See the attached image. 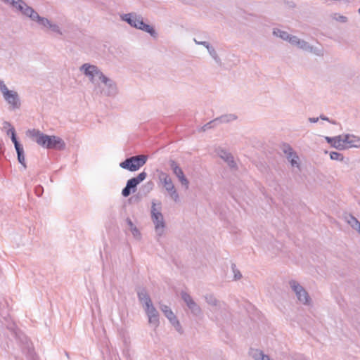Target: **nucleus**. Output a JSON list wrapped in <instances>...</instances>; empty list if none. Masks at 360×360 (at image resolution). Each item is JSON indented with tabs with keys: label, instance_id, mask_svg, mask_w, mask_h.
<instances>
[{
	"label": "nucleus",
	"instance_id": "f257e3e1",
	"mask_svg": "<svg viewBox=\"0 0 360 360\" xmlns=\"http://www.w3.org/2000/svg\"><path fill=\"white\" fill-rule=\"evenodd\" d=\"M27 135L38 145L47 149L63 150L65 148V141L56 136H50L42 133L39 129H31L27 132Z\"/></svg>",
	"mask_w": 360,
	"mask_h": 360
},
{
	"label": "nucleus",
	"instance_id": "f03ea898",
	"mask_svg": "<svg viewBox=\"0 0 360 360\" xmlns=\"http://www.w3.org/2000/svg\"><path fill=\"white\" fill-rule=\"evenodd\" d=\"M122 20L127 22L131 27L144 31L148 33L151 37L156 38L158 33L152 25L143 22L142 15L136 13L131 12L120 15Z\"/></svg>",
	"mask_w": 360,
	"mask_h": 360
},
{
	"label": "nucleus",
	"instance_id": "7ed1b4c3",
	"mask_svg": "<svg viewBox=\"0 0 360 360\" xmlns=\"http://www.w3.org/2000/svg\"><path fill=\"white\" fill-rule=\"evenodd\" d=\"M147 160L148 156L145 155H134L127 158L119 165L122 169L129 172H136L146 163Z\"/></svg>",
	"mask_w": 360,
	"mask_h": 360
},
{
	"label": "nucleus",
	"instance_id": "20e7f679",
	"mask_svg": "<svg viewBox=\"0 0 360 360\" xmlns=\"http://www.w3.org/2000/svg\"><path fill=\"white\" fill-rule=\"evenodd\" d=\"M13 335L21 346L22 351L31 360H35V353L32 342L20 330H13Z\"/></svg>",
	"mask_w": 360,
	"mask_h": 360
},
{
	"label": "nucleus",
	"instance_id": "39448f33",
	"mask_svg": "<svg viewBox=\"0 0 360 360\" xmlns=\"http://www.w3.org/2000/svg\"><path fill=\"white\" fill-rule=\"evenodd\" d=\"M155 203L152 202L151 219L155 225V230L158 238H160L164 233L165 223L162 214L155 208Z\"/></svg>",
	"mask_w": 360,
	"mask_h": 360
},
{
	"label": "nucleus",
	"instance_id": "423d86ee",
	"mask_svg": "<svg viewBox=\"0 0 360 360\" xmlns=\"http://www.w3.org/2000/svg\"><path fill=\"white\" fill-rule=\"evenodd\" d=\"M147 177V173L144 171L139 173L136 176L127 180L125 187L122 190V195L128 197L131 193L136 192L137 186L143 181Z\"/></svg>",
	"mask_w": 360,
	"mask_h": 360
},
{
	"label": "nucleus",
	"instance_id": "0eeeda50",
	"mask_svg": "<svg viewBox=\"0 0 360 360\" xmlns=\"http://www.w3.org/2000/svg\"><path fill=\"white\" fill-rule=\"evenodd\" d=\"M289 285L292 290L295 293L300 302L304 305H310L311 300L306 290L295 280H290Z\"/></svg>",
	"mask_w": 360,
	"mask_h": 360
},
{
	"label": "nucleus",
	"instance_id": "6e6552de",
	"mask_svg": "<svg viewBox=\"0 0 360 360\" xmlns=\"http://www.w3.org/2000/svg\"><path fill=\"white\" fill-rule=\"evenodd\" d=\"M80 71H82L86 77L89 78V80L94 83V77H97L101 81L104 74L98 69V68L94 65L89 63H84L80 67Z\"/></svg>",
	"mask_w": 360,
	"mask_h": 360
},
{
	"label": "nucleus",
	"instance_id": "1a4fd4ad",
	"mask_svg": "<svg viewBox=\"0 0 360 360\" xmlns=\"http://www.w3.org/2000/svg\"><path fill=\"white\" fill-rule=\"evenodd\" d=\"M169 165L173 173L178 178L179 181L181 182L182 186H185L186 188L187 189L189 186V181L188 179L185 176L181 168L174 160H170L169 161Z\"/></svg>",
	"mask_w": 360,
	"mask_h": 360
},
{
	"label": "nucleus",
	"instance_id": "9d476101",
	"mask_svg": "<svg viewBox=\"0 0 360 360\" xmlns=\"http://www.w3.org/2000/svg\"><path fill=\"white\" fill-rule=\"evenodd\" d=\"M101 82L105 84L106 89H103L102 92L105 96L114 97L117 93V87L116 83L105 75L102 77Z\"/></svg>",
	"mask_w": 360,
	"mask_h": 360
},
{
	"label": "nucleus",
	"instance_id": "9b49d317",
	"mask_svg": "<svg viewBox=\"0 0 360 360\" xmlns=\"http://www.w3.org/2000/svg\"><path fill=\"white\" fill-rule=\"evenodd\" d=\"M5 101L10 105L11 110L18 109L20 107V101L16 91L8 90L3 94Z\"/></svg>",
	"mask_w": 360,
	"mask_h": 360
},
{
	"label": "nucleus",
	"instance_id": "f8f14e48",
	"mask_svg": "<svg viewBox=\"0 0 360 360\" xmlns=\"http://www.w3.org/2000/svg\"><path fill=\"white\" fill-rule=\"evenodd\" d=\"M148 318V322L150 325L157 328L160 324L159 313L153 304L148 305V307L143 308Z\"/></svg>",
	"mask_w": 360,
	"mask_h": 360
},
{
	"label": "nucleus",
	"instance_id": "ddd939ff",
	"mask_svg": "<svg viewBox=\"0 0 360 360\" xmlns=\"http://www.w3.org/2000/svg\"><path fill=\"white\" fill-rule=\"evenodd\" d=\"M137 296L139 302L143 304V307H148L153 304L152 300L145 288L139 287L136 288Z\"/></svg>",
	"mask_w": 360,
	"mask_h": 360
},
{
	"label": "nucleus",
	"instance_id": "4468645a",
	"mask_svg": "<svg viewBox=\"0 0 360 360\" xmlns=\"http://www.w3.org/2000/svg\"><path fill=\"white\" fill-rule=\"evenodd\" d=\"M326 140L327 143H330L332 147L342 150L347 149V146H345V143L343 142V136L341 135L336 136L334 137H329L326 136Z\"/></svg>",
	"mask_w": 360,
	"mask_h": 360
},
{
	"label": "nucleus",
	"instance_id": "2eb2a0df",
	"mask_svg": "<svg viewBox=\"0 0 360 360\" xmlns=\"http://www.w3.org/2000/svg\"><path fill=\"white\" fill-rule=\"evenodd\" d=\"M343 142L345 146L349 148H359L360 147V138L354 135L345 134L343 135Z\"/></svg>",
	"mask_w": 360,
	"mask_h": 360
},
{
	"label": "nucleus",
	"instance_id": "dca6fc26",
	"mask_svg": "<svg viewBox=\"0 0 360 360\" xmlns=\"http://www.w3.org/2000/svg\"><path fill=\"white\" fill-rule=\"evenodd\" d=\"M219 157L223 159L226 162H227L228 165L232 168L236 169L237 167L236 163L234 161L233 155L224 149H221L219 151Z\"/></svg>",
	"mask_w": 360,
	"mask_h": 360
},
{
	"label": "nucleus",
	"instance_id": "f3484780",
	"mask_svg": "<svg viewBox=\"0 0 360 360\" xmlns=\"http://www.w3.org/2000/svg\"><path fill=\"white\" fill-rule=\"evenodd\" d=\"M288 146V148L284 150V153L287 155V158L290 162L292 167H299L300 165L298 162L299 157L294 153L292 148Z\"/></svg>",
	"mask_w": 360,
	"mask_h": 360
},
{
	"label": "nucleus",
	"instance_id": "a211bd4d",
	"mask_svg": "<svg viewBox=\"0 0 360 360\" xmlns=\"http://www.w3.org/2000/svg\"><path fill=\"white\" fill-rule=\"evenodd\" d=\"M4 125L11 127V128L7 131V134L11 135V139L14 144L15 148L18 149V148L23 147L22 145L18 141V140L17 139L16 133H15V130L14 127H12L11 124L8 122H5Z\"/></svg>",
	"mask_w": 360,
	"mask_h": 360
},
{
	"label": "nucleus",
	"instance_id": "6ab92c4d",
	"mask_svg": "<svg viewBox=\"0 0 360 360\" xmlns=\"http://www.w3.org/2000/svg\"><path fill=\"white\" fill-rule=\"evenodd\" d=\"M159 172V179L161 181V183L163 184L164 188L165 190L167 188L174 186V184L172 182V180L171 177L167 174V173L162 172V171H158Z\"/></svg>",
	"mask_w": 360,
	"mask_h": 360
},
{
	"label": "nucleus",
	"instance_id": "aec40b11",
	"mask_svg": "<svg viewBox=\"0 0 360 360\" xmlns=\"http://www.w3.org/2000/svg\"><path fill=\"white\" fill-rule=\"evenodd\" d=\"M236 119L237 116L234 114H226L215 118L214 121H216L217 124H218L219 123H228L236 120Z\"/></svg>",
	"mask_w": 360,
	"mask_h": 360
},
{
	"label": "nucleus",
	"instance_id": "412c9836",
	"mask_svg": "<svg viewBox=\"0 0 360 360\" xmlns=\"http://www.w3.org/2000/svg\"><path fill=\"white\" fill-rule=\"evenodd\" d=\"M205 299L206 302L214 307H219V308L221 307V305H225L224 302L221 303L213 294H207L205 295Z\"/></svg>",
	"mask_w": 360,
	"mask_h": 360
},
{
	"label": "nucleus",
	"instance_id": "4be33fe9",
	"mask_svg": "<svg viewBox=\"0 0 360 360\" xmlns=\"http://www.w3.org/2000/svg\"><path fill=\"white\" fill-rule=\"evenodd\" d=\"M3 1L9 4L18 11L22 10V7L26 6V3L22 0H2Z\"/></svg>",
	"mask_w": 360,
	"mask_h": 360
},
{
	"label": "nucleus",
	"instance_id": "5701e85b",
	"mask_svg": "<svg viewBox=\"0 0 360 360\" xmlns=\"http://www.w3.org/2000/svg\"><path fill=\"white\" fill-rule=\"evenodd\" d=\"M3 1L9 4L18 11L22 10V7L26 6V3L22 0H2Z\"/></svg>",
	"mask_w": 360,
	"mask_h": 360
},
{
	"label": "nucleus",
	"instance_id": "b1692460",
	"mask_svg": "<svg viewBox=\"0 0 360 360\" xmlns=\"http://www.w3.org/2000/svg\"><path fill=\"white\" fill-rule=\"evenodd\" d=\"M3 1L9 4L18 11L22 10V7L26 6V3L22 0H2Z\"/></svg>",
	"mask_w": 360,
	"mask_h": 360
},
{
	"label": "nucleus",
	"instance_id": "393cba45",
	"mask_svg": "<svg viewBox=\"0 0 360 360\" xmlns=\"http://www.w3.org/2000/svg\"><path fill=\"white\" fill-rule=\"evenodd\" d=\"M3 1L9 4L18 11L22 10V7L26 6V3L22 0H2Z\"/></svg>",
	"mask_w": 360,
	"mask_h": 360
},
{
	"label": "nucleus",
	"instance_id": "a878e982",
	"mask_svg": "<svg viewBox=\"0 0 360 360\" xmlns=\"http://www.w3.org/2000/svg\"><path fill=\"white\" fill-rule=\"evenodd\" d=\"M17 153V158L19 163L23 167L24 169L27 168V165L25 162V153H24V149L23 147L15 149Z\"/></svg>",
	"mask_w": 360,
	"mask_h": 360
},
{
	"label": "nucleus",
	"instance_id": "bb28decb",
	"mask_svg": "<svg viewBox=\"0 0 360 360\" xmlns=\"http://www.w3.org/2000/svg\"><path fill=\"white\" fill-rule=\"evenodd\" d=\"M273 34L277 37L282 39L283 40L288 41L290 34L287 32L281 30L278 28H274L273 30Z\"/></svg>",
	"mask_w": 360,
	"mask_h": 360
},
{
	"label": "nucleus",
	"instance_id": "cd10ccee",
	"mask_svg": "<svg viewBox=\"0 0 360 360\" xmlns=\"http://www.w3.org/2000/svg\"><path fill=\"white\" fill-rule=\"evenodd\" d=\"M24 8V15L29 17L32 20H34L35 18H38V13L32 7L26 4V7Z\"/></svg>",
	"mask_w": 360,
	"mask_h": 360
},
{
	"label": "nucleus",
	"instance_id": "c85d7f7f",
	"mask_svg": "<svg viewBox=\"0 0 360 360\" xmlns=\"http://www.w3.org/2000/svg\"><path fill=\"white\" fill-rule=\"evenodd\" d=\"M188 309L191 311V313L195 316H199L202 313V310L199 305L195 302H193L187 305Z\"/></svg>",
	"mask_w": 360,
	"mask_h": 360
},
{
	"label": "nucleus",
	"instance_id": "c756f323",
	"mask_svg": "<svg viewBox=\"0 0 360 360\" xmlns=\"http://www.w3.org/2000/svg\"><path fill=\"white\" fill-rule=\"evenodd\" d=\"M168 320L179 333L181 334L183 333L181 324L175 315H173L170 319H168Z\"/></svg>",
	"mask_w": 360,
	"mask_h": 360
},
{
	"label": "nucleus",
	"instance_id": "7c9ffc66",
	"mask_svg": "<svg viewBox=\"0 0 360 360\" xmlns=\"http://www.w3.org/2000/svg\"><path fill=\"white\" fill-rule=\"evenodd\" d=\"M347 222L355 230L360 229V222L352 215H349Z\"/></svg>",
	"mask_w": 360,
	"mask_h": 360
},
{
	"label": "nucleus",
	"instance_id": "2f4dec72",
	"mask_svg": "<svg viewBox=\"0 0 360 360\" xmlns=\"http://www.w3.org/2000/svg\"><path fill=\"white\" fill-rule=\"evenodd\" d=\"M167 193H169V196L175 201L178 202L179 200V194L174 187V185L167 188L166 190Z\"/></svg>",
	"mask_w": 360,
	"mask_h": 360
},
{
	"label": "nucleus",
	"instance_id": "473e14b6",
	"mask_svg": "<svg viewBox=\"0 0 360 360\" xmlns=\"http://www.w3.org/2000/svg\"><path fill=\"white\" fill-rule=\"evenodd\" d=\"M160 309L162 310V311L164 313L165 316L167 319H170L173 315H174V314L172 312L171 309L167 305H165V304L161 305Z\"/></svg>",
	"mask_w": 360,
	"mask_h": 360
},
{
	"label": "nucleus",
	"instance_id": "72a5a7b5",
	"mask_svg": "<svg viewBox=\"0 0 360 360\" xmlns=\"http://www.w3.org/2000/svg\"><path fill=\"white\" fill-rule=\"evenodd\" d=\"M34 21H37L40 25L44 27H48L50 23V21L47 18L41 17L39 14L38 18H35Z\"/></svg>",
	"mask_w": 360,
	"mask_h": 360
},
{
	"label": "nucleus",
	"instance_id": "f704fd0d",
	"mask_svg": "<svg viewBox=\"0 0 360 360\" xmlns=\"http://www.w3.org/2000/svg\"><path fill=\"white\" fill-rule=\"evenodd\" d=\"M209 54L219 66H222V61L219 56H218L217 51L215 49L209 53Z\"/></svg>",
	"mask_w": 360,
	"mask_h": 360
},
{
	"label": "nucleus",
	"instance_id": "c9c22d12",
	"mask_svg": "<svg viewBox=\"0 0 360 360\" xmlns=\"http://www.w3.org/2000/svg\"><path fill=\"white\" fill-rule=\"evenodd\" d=\"M330 158L331 160H333L343 161V160H344L343 155L342 153L336 152V151L330 152Z\"/></svg>",
	"mask_w": 360,
	"mask_h": 360
},
{
	"label": "nucleus",
	"instance_id": "e433bc0d",
	"mask_svg": "<svg viewBox=\"0 0 360 360\" xmlns=\"http://www.w3.org/2000/svg\"><path fill=\"white\" fill-rule=\"evenodd\" d=\"M153 182L150 181L142 186V191L144 193V194H147L153 189Z\"/></svg>",
	"mask_w": 360,
	"mask_h": 360
},
{
	"label": "nucleus",
	"instance_id": "4c0bfd02",
	"mask_svg": "<svg viewBox=\"0 0 360 360\" xmlns=\"http://www.w3.org/2000/svg\"><path fill=\"white\" fill-rule=\"evenodd\" d=\"M309 45L310 44L307 41L303 39H300L297 46L303 51H307V50L310 48Z\"/></svg>",
	"mask_w": 360,
	"mask_h": 360
},
{
	"label": "nucleus",
	"instance_id": "58836bf2",
	"mask_svg": "<svg viewBox=\"0 0 360 360\" xmlns=\"http://www.w3.org/2000/svg\"><path fill=\"white\" fill-rule=\"evenodd\" d=\"M231 269L234 274V276H233L234 280L236 281V280L241 278L242 274L240 272V271L238 269H237L236 265L234 263L231 264Z\"/></svg>",
	"mask_w": 360,
	"mask_h": 360
},
{
	"label": "nucleus",
	"instance_id": "ea45409f",
	"mask_svg": "<svg viewBox=\"0 0 360 360\" xmlns=\"http://www.w3.org/2000/svg\"><path fill=\"white\" fill-rule=\"evenodd\" d=\"M182 300L186 302V305L189 304L190 303L193 302L194 300L192 299V297L190 296L189 294H188L186 292H181V293Z\"/></svg>",
	"mask_w": 360,
	"mask_h": 360
},
{
	"label": "nucleus",
	"instance_id": "a19ab883",
	"mask_svg": "<svg viewBox=\"0 0 360 360\" xmlns=\"http://www.w3.org/2000/svg\"><path fill=\"white\" fill-rule=\"evenodd\" d=\"M216 121H214V119L210 121L209 122L206 123L204 126L202 127L201 130L202 131H205L209 129H212L214 127L217 125Z\"/></svg>",
	"mask_w": 360,
	"mask_h": 360
},
{
	"label": "nucleus",
	"instance_id": "79ce46f5",
	"mask_svg": "<svg viewBox=\"0 0 360 360\" xmlns=\"http://www.w3.org/2000/svg\"><path fill=\"white\" fill-rule=\"evenodd\" d=\"M48 28H49L53 32L62 34V32L60 31L59 26L56 24H53L50 22Z\"/></svg>",
	"mask_w": 360,
	"mask_h": 360
},
{
	"label": "nucleus",
	"instance_id": "37998d69",
	"mask_svg": "<svg viewBox=\"0 0 360 360\" xmlns=\"http://www.w3.org/2000/svg\"><path fill=\"white\" fill-rule=\"evenodd\" d=\"M309 49L307 50L308 52H310V53H314V54H316V56H321L323 53H322V50L316 48V47H314L313 46H311L309 45Z\"/></svg>",
	"mask_w": 360,
	"mask_h": 360
},
{
	"label": "nucleus",
	"instance_id": "c03bdc74",
	"mask_svg": "<svg viewBox=\"0 0 360 360\" xmlns=\"http://www.w3.org/2000/svg\"><path fill=\"white\" fill-rule=\"evenodd\" d=\"M300 40V39L298 38L297 36L291 35L290 34L288 41H289L292 45L297 46V45L299 43Z\"/></svg>",
	"mask_w": 360,
	"mask_h": 360
},
{
	"label": "nucleus",
	"instance_id": "a18cd8bd",
	"mask_svg": "<svg viewBox=\"0 0 360 360\" xmlns=\"http://www.w3.org/2000/svg\"><path fill=\"white\" fill-rule=\"evenodd\" d=\"M44 188L41 185H38L34 188V193L38 196L40 197L43 194Z\"/></svg>",
	"mask_w": 360,
	"mask_h": 360
},
{
	"label": "nucleus",
	"instance_id": "49530a36",
	"mask_svg": "<svg viewBox=\"0 0 360 360\" xmlns=\"http://www.w3.org/2000/svg\"><path fill=\"white\" fill-rule=\"evenodd\" d=\"M337 14H335L334 15V17H333V19H335V20L338 21V22H347V20H348V18L347 17L345 16V15H339L338 18H336Z\"/></svg>",
	"mask_w": 360,
	"mask_h": 360
},
{
	"label": "nucleus",
	"instance_id": "de8ad7c7",
	"mask_svg": "<svg viewBox=\"0 0 360 360\" xmlns=\"http://www.w3.org/2000/svg\"><path fill=\"white\" fill-rule=\"evenodd\" d=\"M9 89L7 88L6 84H4V81L0 79V91H1L2 94H4L6 91H8Z\"/></svg>",
	"mask_w": 360,
	"mask_h": 360
},
{
	"label": "nucleus",
	"instance_id": "09e8293b",
	"mask_svg": "<svg viewBox=\"0 0 360 360\" xmlns=\"http://www.w3.org/2000/svg\"><path fill=\"white\" fill-rule=\"evenodd\" d=\"M193 41L196 44L202 45L205 48L210 44V43L206 41H198L195 38L193 39Z\"/></svg>",
	"mask_w": 360,
	"mask_h": 360
},
{
	"label": "nucleus",
	"instance_id": "8fccbe9b",
	"mask_svg": "<svg viewBox=\"0 0 360 360\" xmlns=\"http://www.w3.org/2000/svg\"><path fill=\"white\" fill-rule=\"evenodd\" d=\"M133 236L136 238H139L141 237V233L140 231H139V229L135 227V228H133L131 230Z\"/></svg>",
	"mask_w": 360,
	"mask_h": 360
},
{
	"label": "nucleus",
	"instance_id": "3c124183",
	"mask_svg": "<svg viewBox=\"0 0 360 360\" xmlns=\"http://www.w3.org/2000/svg\"><path fill=\"white\" fill-rule=\"evenodd\" d=\"M319 118L321 120H322L328 121V122H329L330 123H331L333 124H336L335 121L330 120L328 117L325 116L324 115H321Z\"/></svg>",
	"mask_w": 360,
	"mask_h": 360
},
{
	"label": "nucleus",
	"instance_id": "603ef678",
	"mask_svg": "<svg viewBox=\"0 0 360 360\" xmlns=\"http://www.w3.org/2000/svg\"><path fill=\"white\" fill-rule=\"evenodd\" d=\"M284 4L289 8H293L295 7V4L293 1H284Z\"/></svg>",
	"mask_w": 360,
	"mask_h": 360
},
{
	"label": "nucleus",
	"instance_id": "864d4df0",
	"mask_svg": "<svg viewBox=\"0 0 360 360\" xmlns=\"http://www.w3.org/2000/svg\"><path fill=\"white\" fill-rule=\"evenodd\" d=\"M126 222L127 224V225L129 226L130 228V230H131L133 228H135L136 226H134L133 221L131 220L130 218H127L126 219Z\"/></svg>",
	"mask_w": 360,
	"mask_h": 360
},
{
	"label": "nucleus",
	"instance_id": "5fc2aeb1",
	"mask_svg": "<svg viewBox=\"0 0 360 360\" xmlns=\"http://www.w3.org/2000/svg\"><path fill=\"white\" fill-rule=\"evenodd\" d=\"M256 350H257V349H255V350H252V351L251 352V354H252V356H253V358H255L256 360L261 359V356H259L258 355V354H256V353H255V351H256Z\"/></svg>",
	"mask_w": 360,
	"mask_h": 360
},
{
	"label": "nucleus",
	"instance_id": "6e6d98bb",
	"mask_svg": "<svg viewBox=\"0 0 360 360\" xmlns=\"http://www.w3.org/2000/svg\"><path fill=\"white\" fill-rule=\"evenodd\" d=\"M295 360H308L307 358H305L304 356L299 354L297 355L295 358Z\"/></svg>",
	"mask_w": 360,
	"mask_h": 360
},
{
	"label": "nucleus",
	"instance_id": "4d7b16f0",
	"mask_svg": "<svg viewBox=\"0 0 360 360\" xmlns=\"http://www.w3.org/2000/svg\"><path fill=\"white\" fill-rule=\"evenodd\" d=\"M319 117H309V121L311 123H316L319 121Z\"/></svg>",
	"mask_w": 360,
	"mask_h": 360
},
{
	"label": "nucleus",
	"instance_id": "13d9d810",
	"mask_svg": "<svg viewBox=\"0 0 360 360\" xmlns=\"http://www.w3.org/2000/svg\"><path fill=\"white\" fill-rule=\"evenodd\" d=\"M208 53H210L212 51L214 50L215 49L210 44L208 46L206 47Z\"/></svg>",
	"mask_w": 360,
	"mask_h": 360
},
{
	"label": "nucleus",
	"instance_id": "bf43d9fd",
	"mask_svg": "<svg viewBox=\"0 0 360 360\" xmlns=\"http://www.w3.org/2000/svg\"><path fill=\"white\" fill-rule=\"evenodd\" d=\"M25 7H26V6H22V10H20V12L22 14H23V13H24V11H25V8H25Z\"/></svg>",
	"mask_w": 360,
	"mask_h": 360
},
{
	"label": "nucleus",
	"instance_id": "052dcab7",
	"mask_svg": "<svg viewBox=\"0 0 360 360\" xmlns=\"http://www.w3.org/2000/svg\"><path fill=\"white\" fill-rule=\"evenodd\" d=\"M134 198H135L136 199H138V198H139V197H138V196H134V197L130 198L129 200H132V199H133Z\"/></svg>",
	"mask_w": 360,
	"mask_h": 360
},
{
	"label": "nucleus",
	"instance_id": "680f3d73",
	"mask_svg": "<svg viewBox=\"0 0 360 360\" xmlns=\"http://www.w3.org/2000/svg\"><path fill=\"white\" fill-rule=\"evenodd\" d=\"M356 231L360 233V229H358Z\"/></svg>",
	"mask_w": 360,
	"mask_h": 360
},
{
	"label": "nucleus",
	"instance_id": "e2e57ef3",
	"mask_svg": "<svg viewBox=\"0 0 360 360\" xmlns=\"http://www.w3.org/2000/svg\"><path fill=\"white\" fill-rule=\"evenodd\" d=\"M359 11V13H360V8H359V11Z\"/></svg>",
	"mask_w": 360,
	"mask_h": 360
}]
</instances>
